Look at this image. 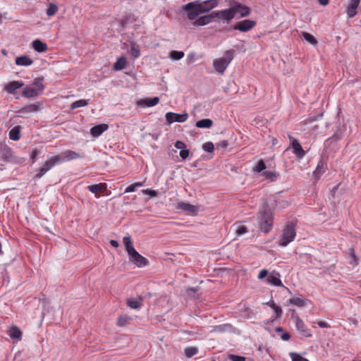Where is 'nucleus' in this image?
Segmentation results:
<instances>
[{
    "label": "nucleus",
    "instance_id": "nucleus-37",
    "mask_svg": "<svg viewBox=\"0 0 361 361\" xmlns=\"http://www.w3.org/2000/svg\"><path fill=\"white\" fill-rule=\"evenodd\" d=\"M89 104V100L87 99H79L73 102L71 105V109H75L79 107L85 106Z\"/></svg>",
    "mask_w": 361,
    "mask_h": 361
},
{
    "label": "nucleus",
    "instance_id": "nucleus-17",
    "mask_svg": "<svg viewBox=\"0 0 361 361\" xmlns=\"http://www.w3.org/2000/svg\"><path fill=\"white\" fill-rule=\"evenodd\" d=\"M24 83L21 81L14 80L6 85L4 89L10 94H14L16 90L22 87Z\"/></svg>",
    "mask_w": 361,
    "mask_h": 361
},
{
    "label": "nucleus",
    "instance_id": "nucleus-32",
    "mask_svg": "<svg viewBox=\"0 0 361 361\" xmlns=\"http://www.w3.org/2000/svg\"><path fill=\"white\" fill-rule=\"evenodd\" d=\"M212 121L209 118H204L198 121L195 126L199 128H209L212 126Z\"/></svg>",
    "mask_w": 361,
    "mask_h": 361
},
{
    "label": "nucleus",
    "instance_id": "nucleus-12",
    "mask_svg": "<svg viewBox=\"0 0 361 361\" xmlns=\"http://www.w3.org/2000/svg\"><path fill=\"white\" fill-rule=\"evenodd\" d=\"M177 208L184 211L188 215H196L198 212L197 206L185 202H179Z\"/></svg>",
    "mask_w": 361,
    "mask_h": 361
},
{
    "label": "nucleus",
    "instance_id": "nucleus-2",
    "mask_svg": "<svg viewBox=\"0 0 361 361\" xmlns=\"http://www.w3.org/2000/svg\"><path fill=\"white\" fill-rule=\"evenodd\" d=\"M123 243L128 252L130 262L137 267H143L148 264V260L135 250L130 236H125L123 238Z\"/></svg>",
    "mask_w": 361,
    "mask_h": 361
},
{
    "label": "nucleus",
    "instance_id": "nucleus-30",
    "mask_svg": "<svg viewBox=\"0 0 361 361\" xmlns=\"http://www.w3.org/2000/svg\"><path fill=\"white\" fill-rule=\"evenodd\" d=\"M300 37L302 38V39L305 40L313 46H316L317 44V41L314 37L308 32H302Z\"/></svg>",
    "mask_w": 361,
    "mask_h": 361
},
{
    "label": "nucleus",
    "instance_id": "nucleus-47",
    "mask_svg": "<svg viewBox=\"0 0 361 361\" xmlns=\"http://www.w3.org/2000/svg\"><path fill=\"white\" fill-rule=\"evenodd\" d=\"M262 176L271 181L275 180L276 178V174L272 171H264L262 173Z\"/></svg>",
    "mask_w": 361,
    "mask_h": 361
},
{
    "label": "nucleus",
    "instance_id": "nucleus-8",
    "mask_svg": "<svg viewBox=\"0 0 361 361\" xmlns=\"http://www.w3.org/2000/svg\"><path fill=\"white\" fill-rule=\"evenodd\" d=\"M57 157L59 159V163H62L64 161H68L73 159H77L80 158H82L83 155L72 150H66L61 152L60 154L57 155Z\"/></svg>",
    "mask_w": 361,
    "mask_h": 361
},
{
    "label": "nucleus",
    "instance_id": "nucleus-60",
    "mask_svg": "<svg viewBox=\"0 0 361 361\" xmlns=\"http://www.w3.org/2000/svg\"><path fill=\"white\" fill-rule=\"evenodd\" d=\"M110 244L111 246L114 247H118V243L115 240H110Z\"/></svg>",
    "mask_w": 361,
    "mask_h": 361
},
{
    "label": "nucleus",
    "instance_id": "nucleus-28",
    "mask_svg": "<svg viewBox=\"0 0 361 361\" xmlns=\"http://www.w3.org/2000/svg\"><path fill=\"white\" fill-rule=\"evenodd\" d=\"M159 97H154L152 99H142L138 102L139 105L145 106H154L159 103Z\"/></svg>",
    "mask_w": 361,
    "mask_h": 361
},
{
    "label": "nucleus",
    "instance_id": "nucleus-11",
    "mask_svg": "<svg viewBox=\"0 0 361 361\" xmlns=\"http://www.w3.org/2000/svg\"><path fill=\"white\" fill-rule=\"evenodd\" d=\"M231 8L233 10L234 17L237 15H240V17H245L250 14V10L247 6H245L238 2H234L231 6Z\"/></svg>",
    "mask_w": 361,
    "mask_h": 361
},
{
    "label": "nucleus",
    "instance_id": "nucleus-50",
    "mask_svg": "<svg viewBox=\"0 0 361 361\" xmlns=\"http://www.w3.org/2000/svg\"><path fill=\"white\" fill-rule=\"evenodd\" d=\"M247 232V229L245 226H239L235 230V233L238 236H240Z\"/></svg>",
    "mask_w": 361,
    "mask_h": 361
},
{
    "label": "nucleus",
    "instance_id": "nucleus-7",
    "mask_svg": "<svg viewBox=\"0 0 361 361\" xmlns=\"http://www.w3.org/2000/svg\"><path fill=\"white\" fill-rule=\"evenodd\" d=\"M233 10L231 6L229 8L225 10L213 11L215 20L224 21L232 20L234 18Z\"/></svg>",
    "mask_w": 361,
    "mask_h": 361
},
{
    "label": "nucleus",
    "instance_id": "nucleus-10",
    "mask_svg": "<svg viewBox=\"0 0 361 361\" xmlns=\"http://www.w3.org/2000/svg\"><path fill=\"white\" fill-rule=\"evenodd\" d=\"M188 118V115L186 112L178 114L173 112H168L166 114V120L169 123H172L173 122L182 123L185 121Z\"/></svg>",
    "mask_w": 361,
    "mask_h": 361
},
{
    "label": "nucleus",
    "instance_id": "nucleus-42",
    "mask_svg": "<svg viewBox=\"0 0 361 361\" xmlns=\"http://www.w3.org/2000/svg\"><path fill=\"white\" fill-rule=\"evenodd\" d=\"M266 169L265 164L262 159L259 160L256 166L254 167L253 171L257 173H260Z\"/></svg>",
    "mask_w": 361,
    "mask_h": 361
},
{
    "label": "nucleus",
    "instance_id": "nucleus-54",
    "mask_svg": "<svg viewBox=\"0 0 361 361\" xmlns=\"http://www.w3.org/2000/svg\"><path fill=\"white\" fill-rule=\"evenodd\" d=\"M228 142L227 140H222L216 145V147L225 149L228 147Z\"/></svg>",
    "mask_w": 361,
    "mask_h": 361
},
{
    "label": "nucleus",
    "instance_id": "nucleus-58",
    "mask_svg": "<svg viewBox=\"0 0 361 361\" xmlns=\"http://www.w3.org/2000/svg\"><path fill=\"white\" fill-rule=\"evenodd\" d=\"M38 155V151L37 149L34 150L31 154V158L32 159V162L35 161L37 156Z\"/></svg>",
    "mask_w": 361,
    "mask_h": 361
},
{
    "label": "nucleus",
    "instance_id": "nucleus-5",
    "mask_svg": "<svg viewBox=\"0 0 361 361\" xmlns=\"http://www.w3.org/2000/svg\"><path fill=\"white\" fill-rule=\"evenodd\" d=\"M295 234L296 233L293 224L288 223L283 229L282 238L279 242V245L282 247L288 245L294 240Z\"/></svg>",
    "mask_w": 361,
    "mask_h": 361
},
{
    "label": "nucleus",
    "instance_id": "nucleus-9",
    "mask_svg": "<svg viewBox=\"0 0 361 361\" xmlns=\"http://www.w3.org/2000/svg\"><path fill=\"white\" fill-rule=\"evenodd\" d=\"M256 25V22L252 20H243L239 21L233 26L234 30H238L240 32H245L252 30Z\"/></svg>",
    "mask_w": 361,
    "mask_h": 361
},
{
    "label": "nucleus",
    "instance_id": "nucleus-39",
    "mask_svg": "<svg viewBox=\"0 0 361 361\" xmlns=\"http://www.w3.org/2000/svg\"><path fill=\"white\" fill-rule=\"evenodd\" d=\"M32 87H35L41 93L44 88L42 79L39 78L35 79Z\"/></svg>",
    "mask_w": 361,
    "mask_h": 361
},
{
    "label": "nucleus",
    "instance_id": "nucleus-36",
    "mask_svg": "<svg viewBox=\"0 0 361 361\" xmlns=\"http://www.w3.org/2000/svg\"><path fill=\"white\" fill-rule=\"evenodd\" d=\"M185 54L182 51H171L169 53V58L173 61H178L181 59L184 56Z\"/></svg>",
    "mask_w": 361,
    "mask_h": 361
},
{
    "label": "nucleus",
    "instance_id": "nucleus-6",
    "mask_svg": "<svg viewBox=\"0 0 361 361\" xmlns=\"http://www.w3.org/2000/svg\"><path fill=\"white\" fill-rule=\"evenodd\" d=\"M59 159L57 155L51 157L49 160H47L43 166L38 169V173L35 176V179H39L42 178L48 171H49L56 164H59Z\"/></svg>",
    "mask_w": 361,
    "mask_h": 361
},
{
    "label": "nucleus",
    "instance_id": "nucleus-18",
    "mask_svg": "<svg viewBox=\"0 0 361 361\" xmlns=\"http://www.w3.org/2000/svg\"><path fill=\"white\" fill-rule=\"evenodd\" d=\"M108 127H109L108 125L105 124V123L97 125L91 128V130H90L91 135L95 137H99L105 130H106L108 129Z\"/></svg>",
    "mask_w": 361,
    "mask_h": 361
},
{
    "label": "nucleus",
    "instance_id": "nucleus-26",
    "mask_svg": "<svg viewBox=\"0 0 361 361\" xmlns=\"http://www.w3.org/2000/svg\"><path fill=\"white\" fill-rule=\"evenodd\" d=\"M8 335L11 338L20 339L22 336V331L20 329L16 326H13L9 328L8 331Z\"/></svg>",
    "mask_w": 361,
    "mask_h": 361
},
{
    "label": "nucleus",
    "instance_id": "nucleus-21",
    "mask_svg": "<svg viewBox=\"0 0 361 361\" xmlns=\"http://www.w3.org/2000/svg\"><path fill=\"white\" fill-rule=\"evenodd\" d=\"M89 191L95 195L96 197H99V195H97L99 192H102L103 190L106 189V185L105 183H99L91 185L87 187Z\"/></svg>",
    "mask_w": 361,
    "mask_h": 361
},
{
    "label": "nucleus",
    "instance_id": "nucleus-40",
    "mask_svg": "<svg viewBox=\"0 0 361 361\" xmlns=\"http://www.w3.org/2000/svg\"><path fill=\"white\" fill-rule=\"evenodd\" d=\"M57 11H58V7L56 5H55L54 4H49L46 13L48 16H53L56 14Z\"/></svg>",
    "mask_w": 361,
    "mask_h": 361
},
{
    "label": "nucleus",
    "instance_id": "nucleus-13",
    "mask_svg": "<svg viewBox=\"0 0 361 361\" xmlns=\"http://www.w3.org/2000/svg\"><path fill=\"white\" fill-rule=\"evenodd\" d=\"M214 20H215L214 15V12H212L209 14L204 15L196 19V20L193 23V25L196 26H204L208 25Z\"/></svg>",
    "mask_w": 361,
    "mask_h": 361
},
{
    "label": "nucleus",
    "instance_id": "nucleus-27",
    "mask_svg": "<svg viewBox=\"0 0 361 361\" xmlns=\"http://www.w3.org/2000/svg\"><path fill=\"white\" fill-rule=\"evenodd\" d=\"M142 298H129L127 300V305L132 309H138L142 306Z\"/></svg>",
    "mask_w": 361,
    "mask_h": 361
},
{
    "label": "nucleus",
    "instance_id": "nucleus-25",
    "mask_svg": "<svg viewBox=\"0 0 361 361\" xmlns=\"http://www.w3.org/2000/svg\"><path fill=\"white\" fill-rule=\"evenodd\" d=\"M32 47L37 52H44L47 49V45L39 39L32 42Z\"/></svg>",
    "mask_w": 361,
    "mask_h": 361
},
{
    "label": "nucleus",
    "instance_id": "nucleus-63",
    "mask_svg": "<svg viewBox=\"0 0 361 361\" xmlns=\"http://www.w3.org/2000/svg\"><path fill=\"white\" fill-rule=\"evenodd\" d=\"M276 331H283V329H282V328H281V327H278V328H276Z\"/></svg>",
    "mask_w": 361,
    "mask_h": 361
},
{
    "label": "nucleus",
    "instance_id": "nucleus-49",
    "mask_svg": "<svg viewBox=\"0 0 361 361\" xmlns=\"http://www.w3.org/2000/svg\"><path fill=\"white\" fill-rule=\"evenodd\" d=\"M130 54L135 58H138L140 56V50L135 47L134 44L131 45L130 47Z\"/></svg>",
    "mask_w": 361,
    "mask_h": 361
},
{
    "label": "nucleus",
    "instance_id": "nucleus-14",
    "mask_svg": "<svg viewBox=\"0 0 361 361\" xmlns=\"http://www.w3.org/2000/svg\"><path fill=\"white\" fill-rule=\"evenodd\" d=\"M40 109V105L36 104H29L22 109H20L18 113L19 116L25 117L27 114L37 112Z\"/></svg>",
    "mask_w": 361,
    "mask_h": 361
},
{
    "label": "nucleus",
    "instance_id": "nucleus-55",
    "mask_svg": "<svg viewBox=\"0 0 361 361\" xmlns=\"http://www.w3.org/2000/svg\"><path fill=\"white\" fill-rule=\"evenodd\" d=\"M268 276V271L267 269H262L258 275L259 279H263Z\"/></svg>",
    "mask_w": 361,
    "mask_h": 361
},
{
    "label": "nucleus",
    "instance_id": "nucleus-24",
    "mask_svg": "<svg viewBox=\"0 0 361 361\" xmlns=\"http://www.w3.org/2000/svg\"><path fill=\"white\" fill-rule=\"evenodd\" d=\"M347 254L348 255L349 264L353 267H355L358 264L359 260L357 256L355 255L354 249L352 247L349 248Z\"/></svg>",
    "mask_w": 361,
    "mask_h": 361
},
{
    "label": "nucleus",
    "instance_id": "nucleus-44",
    "mask_svg": "<svg viewBox=\"0 0 361 361\" xmlns=\"http://www.w3.org/2000/svg\"><path fill=\"white\" fill-rule=\"evenodd\" d=\"M289 355L292 361H309L307 359L302 357L300 355L296 353H290Z\"/></svg>",
    "mask_w": 361,
    "mask_h": 361
},
{
    "label": "nucleus",
    "instance_id": "nucleus-52",
    "mask_svg": "<svg viewBox=\"0 0 361 361\" xmlns=\"http://www.w3.org/2000/svg\"><path fill=\"white\" fill-rule=\"evenodd\" d=\"M175 147L180 151L186 148V145L183 142L178 140L176 142Z\"/></svg>",
    "mask_w": 361,
    "mask_h": 361
},
{
    "label": "nucleus",
    "instance_id": "nucleus-34",
    "mask_svg": "<svg viewBox=\"0 0 361 361\" xmlns=\"http://www.w3.org/2000/svg\"><path fill=\"white\" fill-rule=\"evenodd\" d=\"M326 166L323 161H319L316 169L314 171V176L316 178L319 177L325 172Z\"/></svg>",
    "mask_w": 361,
    "mask_h": 361
},
{
    "label": "nucleus",
    "instance_id": "nucleus-46",
    "mask_svg": "<svg viewBox=\"0 0 361 361\" xmlns=\"http://www.w3.org/2000/svg\"><path fill=\"white\" fill-rule=\"evenodd\" d=\"M142 185V183H135L134 184H132V185H130L129 186H128L126 190H125V192L126 193H128V192H133L135 190V188L137 187H140Z\"/></svg>",
    "mask_w": 361,
    "mask_h": 361
},
{
    "label": "nucleus",
    "instance_id": "nucleus-41",
    "mask_svg": "<svg viewBox=\"0 0 361 361\" xmlns=\"http://www.w3.org/2000/svg\"><path fill=\"white\" fill-rule=\"evenodd\" d=\"M198 350L195 347L187 348L185 350V355L187 357H192V356L197 354Z\"/></svg>",
    "mask_w": 361,
    "mask_h": 361
},
{
    "label": "nucleus",
    "instance_id": "nucleus-15",
    "mask_svg": "<svg viewBox=\"0 0 361 361\" xmlns=\"http://www.w3.org/2000/svg\"><path fill=\"white\" fill-rule=\"evenodd\" d=\"M289 137L291 140V146L293 148V153L295 154V155L298 158H302L305 156V152L302 149V146L300 145V142L295 138H293L290 136Z\"/></svg>",
    "mask_w": 361,
    "mask_h": 361
},
{
    "label": "nucleus",
    "instance_id": "nucleus-35",
    "mask_svg": "<svg viewBox=\"0 0 361 361\" xmlns=\"http://www.w3.org/2000/svg\"><path fill=\"white\" fill-rule=\"evenodd\" d=\"M126 65V59L125 57H121L117 60V61L114 63V68L116 71H121L125 68Z\"/></svg>",
    "mask_w": 361,
    "mask_h": 361
},
{
    "label": "nucleus",
    "instance_id": "nucleus-19",
    "mask_svg": "<svg viewBox=\"0 0 361 361\" xmlns=\"http://www.w3.org/2000/svg\"><path fill=\"white\" fill-rule=\"evenodd\" d=\"M40 92L32 86L25 87L22 92V95L25 97L32 98L37 97Z\"/></svg>",
    "mask_w": 361,
    "mask_h": 361
},
{
    "label": "nucleus",
    "instance_id": "nucleus-29",
    "mask_svg": "<svg viewBox=\"0 0 361 361\" xmlns=\"http://www.w3.org/2000/svg\"><path fill=\"white\" fill-rule=\"evenodd\" d=\"M307 300L302 298H290L288 301V302L290 305L302 307L306 305Z\"/></svg>",
    "mask_w": 361,
    "mask_h": 361
},
{
    "label": "nucleus",
    "instance_id": "nucleus-57",
    "mask_svg": "<svg viewBox=\"0 0 361 361\" xmlns=\"http://www.w3.org/2000/svg\"><path fill=\"white\" fill-rule=\"evenodd\" d=\"M317 324L318 326L321 328H329L330 326L328 323L322 321L319 322Z\"/></svg>",
    "mask_w": 361,
    "mask_h": 361
},
{
    "label": "nucleus",
    "instance_id": "nucleus-38",
    "mask_svg": "<svg viewBox=\"0 0 361 361\" xmlns=\"http://www.w3.org/2000/svg\"><path fill=\"white\" fill-rule=\"evenodd\" d=\"M130 320V317L128 315H121L117 320V325L123 326L126 325Z\"/></svg>",
    "mask_w": 361,
    "mask_h": 361
},
{
    "label": "nucleus",
    "instance_id": "nucleus-3",
    "mask_svg": "<svg viewBox=\"0 0 361 361\" xmlns=\"http://www.w3.org/2000/svg\"><path fill=\"white\" fill-rule=\"evenodd\" d=\"M259 224L260 228L264 233H268L272 228L273 218L271 211L267 204L264 202L259 210Z\"/></svg>",
    "mask_w": 361,
    "mask_h": 361
},
{
    "label": "nucleus",
    "instance_id": "nucleus-62",
    "mask_svg": "<svg viewBox=\"0 0 361 361\" xmlns=\"http://www.w3.org/2000/svg\"><path fill=\"white\" fill-rule=\"evenodd\" d=\"M1 53L4 56H6L7 55V51H6V49H2L1 50Z\"/></svg>",
    "mask_w": 361,
    "mask_h": 361
},
{
    "label": "nucleus",
    "instance_id": "nucleus-51",
    "mask_svg": "<svg viewBox=\"0 0 361 361\" xmlns=\"http://www.w3.org/2000/svg\"><path fill=\"white\" fill-rule=\"evenodd\" d=\"M229 358L232 361H245V357L239 356V355H229Z\"/></svg>",
    "mask_w": 361,
    "mask_h": 361
},
{
    "label": "nucleus",
    "instance_id": "nucleus-31",
    "mask_svg": "<svg viewBox=\"0 0 361 361\" xmlns=\"http://www.w3.org/2000/svg\"><path fill=\"white\" fill-rule=\"evenodd\" d=\"M20 126H17L10 130L9 138L11 140L17 141L20 139Z\"/></svg>",
    "mask_w": 361,
    "mask_h": 361
},
{
    "label": "nucleus",
    "instance_id": "nucleus-23",
    "mask_svg": "<svg viewBox=\"0 0 361 361\" xmlns=\"http://www.w3.org/2000/svg\"><path fill=\"white\" fill-rule=\"evenodd\" d=\"M15 62L18 66H28L32 64L33 61L27 56H21L17 57Z\"/></svg>",
    "mask_w": 361,
    "mask_h": 361
},
{
    "label": "nucleus",
    "instance_id": "nucleus-59",
    "mask_svg": "<svg viewBox=\"0 0 361 361\" xmlns=\"http://www.w3.org/2000/svg\"><path fill=\"white\" fill-rule=\"evenodd\" d=\"M290 338V335L288 333H284L281 335V339L283 341H288Z\"/></svg>",
    "mask_w": 361,
    "mask_h": 361
},
{
    "label": "nucleus",
    "instance_id": "nucleus-16",
    "mask_svg": "<svg viewBox=\"0 0 361 361\" xmlns=\"http://www.w3.org/2000/svg\"><path fill=\"white\" fill-rule=\"evenodd\" d=\"M360 0H350L346 8L348 18H351L357 14V8L359 6Z\"/></svg>",
    "mask_w": 361,
    "mask_h": 361
},
{
    "label": "nucleus",
    "instance_id": "nucleus-64",
    "mask_svg": "<svg viewBox=\"0 0 361 361\" xmlns=\"http://www.w3.org/2000/svg\"><path fill=\"white\" fill-rule=\"evenodd\" d=\"M188 291L195 292V290H194V288H188Z\"/></svg>",
    "mask_w": 361,
    "mask_h": 361
},
{
    "label": "nucleus",
    "instance_id": "nucleus-61",
    "mask_svg": "<svg viewBox=\"0 0 361 361\" xmlns=\"http://www.w3.org/2000/svg\"><path fill=\"white\" fill-rule=\"evenodd\" d=\"M318 1L322 6H326L329 3V0H318Z\"/></svg>",
    "mask_w": 361,
    "mask_h": 361
},
{
    "label": "nucleus",
    "instance_id": "nucleus-43",
    "mask_svg": "<svg viewBox=\"0 0 361 361\" xmlns=\"http://www.w3.org/2000/svg\"><path fill=\"white\" fill-rule=\"evenodd\" d=\"M267 304L274 310L277 317H281L282 310L280 307L276 305L273 301L269 302Z\"/></svg>",
    "mask_w": 361,
    "mask_h": 361
},
{
    "label": "nucleus",
    "instance_id": "nucleus-4",
    "mask_svg": "<svg viewBox=\"0 0 361 361\" xmlns=\"http://www.w3.org/2000/svg\"><path fill=\"white\" fill-rule=\"evenodd\" d=\"M233 59V51L228 50L225 53V56L216 59L213 62V66L216 72L222 74Z\"/></svg>",
    "mask_w": 361,
    "mask_h": 361
},
{
    "label": "nucleus",
    "instance_id": "nucleus-1",
    "mask_svg": "<svg viewBox=\"0 0 361 361\" xmlns=\"http://www.w3.org/2000/svg\"><path fill=\"white\" fill-rule=\"evenodd\" d=\"M218 6L217 0L195 1L183 6V10L188 12L190 20H195L200 14L209 12Z\"/></svg>",
    "mask_w": 361,
    "mask_h": 361
},
{
    "label": "nucleus",
    "instance_id": "nucleus-48",
    "mask_svg": "<svg viewBox=\"0 0 361 361\" xmlns=\"http://www.w3.org/2000/svg\"><path fill=\"white\" fill-rule=\"evenodd\" d=\"M228 327V324L215 326L213 327V329L212 330V332H219V333L223 332Z\"/></svg>",
    "mask_w": 361,
    "mask_h": 361
},
{
    "label": "nucleus",
    "instance_id": "nucleus-22",
    "mask_svg": "<svg viewBox=\"0 0 361 361\" xmlns=\"http://www.w3.org/2000/svg\"><path fill=\"white\" fill-rule=\"evenodd\" d=\"M13 152L8 147L4 146L1 150V158L6 161H9L13 158Z\"/></svg>",
    "mask_w": 361,
    "mask_h": 361
},
{
    "label": "nucleus",
    "instance_id": "nucleus-33",
    "mask_svg": "<svg viewBox=\"0 0 361 361\" xmlns=\"http://www.w3.org/2000/svg\"><path fill=\"white\" fill-rule=\"evenodd\" d=\"M278 276L269 275L267 276V281L268 283L272 284L275 286H283L282 282L279 279V274L277 273Z\"/></svg>",
    "mask_w": 361,
    "mask_h": 361
},
{
    "label": "nucleus",
    "instance_id": "nucleus-53",
    "mask_svg": "<svg viewBox=\"0 0 361 361\" xmlns=\"http://www.w3.org/2000/svg\"><path fill=\"white\" fill-rule=\"evenodd\" d=\"M179 154L183 159H185L189 156V151L185 148L184 149L180 151Z\"/></svg>",
    "mask_w": 361,
    "mask_h": 361
},
{
    "label": "nucleus",
    "instance_id": "nucleus-56",
    "mask_svg": "<svg viewBox=\"0 0 361 361\" xmlns=\"http://www.w3.org/2000/svg\"><path fill=\"white\" fill-rule=\"evenodd\" d=\"M322 114H319L316 116H313V117H310L309 118H307V120H305V123H312L316 120H317L319 118L322 117Z\"/></svg>",
    "mask_w": 361,
    "mask_h": 361
},
{
    "label": "nucleus",
    "instance_id": "nucleus-45",
    "mask_svg": "<svg viewBox=\"0 0 361 361\" xmlns=\"http://www.w3.org/2000/svg\"><path fill=\"white\" fill-rule=\"evenodd\" d=\"M202 149L207 152H212L214 149V144L212 142H207L203 144Z\"/></svg>",
    "mask_w": 361,
    "mask_h": 361
},
{
    "label": "nucleus",
    "instance_id": "nucleus-20",
    "mask_svg": "<svg viewBox=\"0 0 361 361\" xmlns=\"http://www.w3.org/2000/svg\"><path fill=\"white\" fill-rule=\"evenodd\" d=\"M295 326L297 329L306 337H310L312 336V334L307 331L305 323L299 317H295Z\"/></svg>",
    "mask_w": 361,
    "mask_h": 361
}]
</instances>
